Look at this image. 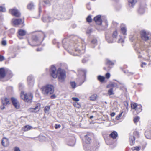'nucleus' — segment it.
Returning <instances> with one entry per match:
<instances>
[{
	"label": "nucleus",
	"mask_w": 151,
	"mask_h": 151,
	"mask_svg": "<svg viewBox=\"0 0 151 151\" xmlns=\"http://www.w3.org/2000/svg\"><path fill=\"white\" fill-rule=\"evenodd\" d=\"M38 38H29L28 41L29 44L33 46L38 45Z\"/></svg>",
	"instance_id": "nucleus-7"
},
{
	"label": "nucleus",
	"mask_w": 151,
	"mask_h": 151,
	"mask_svg": "<svg viewBox=\"0 0 151 151\" xmlns=\"http://www.w3.org/2000/svg\"><path fill=\"white\" fill-rule=\"evenodd\" d=\"M1 144L4 147L8 146L9 144V139L5 137H3L2 139Z\"/></svg>",
	"instance_id": "nucleus-10"
},
{
	"label": "nucleus",
	"mask_w": 151,
	"mask_h": 151,
	"mask_svg": "<svg viewBox=\"0 0 151 151\" xmlns=\"http://www.w3.org/2000/svg\"><path fill=\"white\" fill-rule=\"evenodd\" d=\"M14 151H20V150L19 148L16 147L14 148Z\"/></svg>",
	"instance_id": "nucleus-53"
},
{
	"label": "nucleus",
	"mask_w": 151,
	"mask_h": 151,
	"mask_svg": "<svg viewBox=\"0 0 151 151\" xmlns=\"http://www.w3.org/2000/svg\"><path fill=\"white\" fill-rule=\"evenodd\" d=\"M114 38H106V40L108 43H111L114 42V40L113 39Z\"/></svg>",
	"instance_id": "nucleus-32"
},
{
	"label": "nucleus",
	"mask_w": 151,
	"mask_h": 151,
	"mask_svg": "<svg viewBox=\"0 0 151 151\" xmlns=\"http://www.w3.org/2000/svg\"><path fill=\"white\" fill-rule=\"evenodd\" d=\"M32 128H33V127H32L30 125H25V126H24L22 128H23V130L24 131L26 132V131H28L30 130L31 129H32Z\"/></svg>",
	"instance_id": "nucleus-17"
},
{
	"label": "nucleus",
	"mask_w": 151,
	"mask_h": 151,
	"mask_svg": "<svg viewBox=\"0 0 151 151\" xmlns=\"http://www.w3.org/2000/svg\"><path fill=\"white\" fill-rule=\"evenodd\" d=\"M139 117L138 116L135 118L134 120V123H136L137 122L139 121Z\"/></svg>",
	"instance_id": "nucleus-36"
},
{
	"label": "nucleus",
	"mask_w": 151,
	"mask_h": 151,
	"mask_svg": "<svg viewBox=\"0 0 151 151\" xmlns=\"http://www.w3.org/2000/svg\"><path fill=\"white\" fill-rule=\"evenodd\" d=\"M86 142L87 143H89L91 140L90 138L88 135H86L85 136Z\"/></svg>",
	"instance_id": "nucleus-28"
},
{
	"label": "nucleus",
	"mask_w": 151,
	"mask_h": 151,
	"mask_svg": "<svg viewBox=\"0 0 151 151\" xmlns=\"http://www.w3.org/2000/svg\"><path fill=\"white\" fill-rule=\"evenodd\" d=\"M74 105L75 107H76L78 108H80V105L78 104V103L76 102L74 103Z\"/></svg>",
	"instance_id": "nucleus-38"
},
{
	"label": "nucleus",
	"mask_w": 151,
	"mask_h": 151,
	"mask_svg": "<svg viewBox=\"0 0 151 151\" xmlns=\"http://www.w3.org/2000/svg\"><path fill=\"white\" fill-rule=\"evenodd\" d=\"M75 144V142L74 141H72V143L71 144H68V145L70 146H73Z\"/></svg>",
	"instance_id": "nucleus-51"
},
{
	"label": "nucleus",
	"mask_w": 151,
	"mask_h": 151,
	"mask_svg": "<svg viewBox=\"0 0 151 151\" xmlns=\"http://www.w3.org/2000/svg\"><path fill=\"white\" fill-rule=\"evenodd\" d=\"M50 76L54 78L58 77V80L60 82L65 81L66 77V72L65 70L59 68L57 70L55 67L52 66L49 70Z\"/></svg>",
	"instance_id": "nucleus-1"
},
{
	"label": "nucleus",
	"mask_w": 151,
	"mask_h": 151,
	"mask_svg": "<svg viewBox=\"0 0 151 151\" xmlns=\"http://www.w3.org/2000/svg\"><path fill=\"white\" fill-rule=\"evenodd\" d=\"M40 90L43 95L47 96L54 93V88L52 85L48 84L42 87Z\"/></svg>",
	"instance_id": "nucleus-2"
},
{
	"label": "nucleus",
	"mask_w": 151,
	"mask_h": 151,
	"mask_svg": "<svg viewBox=\"0 0 151 151\" xmlns=\"http://www.w3.org/2000/svg\"><path fill=\"white\" fill-rule=\"evenodd\" d=\"M101 16L98 15L94 18V20L98 24L100 25L101 24Z\"/></svg>",
	"instance_id": "nucleus-13"
},
{
	"label": "nucleus",
	"mask_w": 151,
	"mask_h": 151,
	"mask_svg": "<svg viewBox=\"0 0 151 151\" xmlns=\"http://www.w3.org/2000/svg\"><path fill=\"white\" fill-rule=\"evenodd\" d=\"M20 96L22 99L25 102L29 103L32 102L33 96L31 93L26 92L22 91L21 92Z\"/></svg>",
	"instance_id": "nucleus-3"
},
{
	"label": "nucleus",
	"mask_w": 151,
	"mask_h": 151,
	"mask_svg": "<svg viewBox=\"0 0 151 151\" xmlns=\"http://www.w3.org/2000/svg\"><path fill=\"white\" fill-rule=\"evenodd\" d=\"M106 63L109 65H113L114 64L112 62L107 59L106 60Z\"/></svg>",
	"instance_id": "nucleus-30"
},
{
	"label": "nucleus",
	"mask_w": 151,
	"mask_h": 151,
	"mask_svg": "<svg viewBox=\"0 0 151 151\" xmlns=\"http://www.w3.org/2000/svg\"><path fill=\"white\" fill-rule=\"evenodd\" d=\"M61 127V125L60 124H56L55 125V128L56 129H57L58 128H60Z\"/></svg>",
	"instance_id": "nucleus-46"
},
{
	"label": "nucleus",
	"mask_w": 151,
	"mask_h": 151,
	"mask_svg": "<svg viewBox=\"0 0 151 151\" xmlns=\"http://www.w3.org/2000/svg\"><path fill=\"white\" fill-rule=\"evenodd\" d=\"M143 65H146V63H142L141 65V66L142 67H143Z\"/></svg>",
	"instance_id": "nucleus-55"
},
{
	"label": "nucleus",
	"mask_w": 151,
	"mask_h": 151,
	"mask_svg": "<svg viewBox=\"0 0 151 151\" xmlns=\"http://www.w3.org/2000/svg\"><path fill=\"white\" fill-rule=\"evenodd\" d=\"M141 9H140L139 10V12H140V13H141V12H140V11H141Z\"/></svg>",
	"instance_id": "nucleus-59"
},
{
	"label": "nucleus",
	"mask_w": 151,
	"mask_h": 151,
	"mask_svg": "<svg viewBox=\"0 0 151 151\" xmlns=\"http://www.w3.org/2000/svg\"><path fill=\"white\" fill-rule=\"evenodd\" d=\"M56 96L55 94L52 95L50 96V98L51 99H54L56 98Z\"/></svg>",
	"instance_id": "nucleus-52"
},
{
	"label": "nucleus",
	"mask_w": 151,
	"mask_h": 151,
	"mask_svg": "<svg viewBox=\"0 0 151 151\" xmlns=\"http://www.w3.org/2000/svg\"><path fill=\"white\" fill-rule=\"evenodd\" d=\"M24 19H12V22L14 25H19L22 24H24Z\"/></svg>",
	"instance_id": "nucleus-6"
},
{
	"label": "nucleus",
	"mask_w": 151,
	"mask_h": 151,
	"mask_svg": "<svg viewBox=\"0 0 151 151\" xmlns=\"http://www.w3.org/2000/svg\"><path fill=\"white\" fill-rule=\"evenodd\" d=\"M137 103H134V104H131V107L132 109H134L136 110V108L137 107Z\"/></svg>",
	"instance_id": "nucleus-31"
},
{
	"label": "nucleus",
	"mask_w": 151,
	"mask_h": 151,
	"mask_svg": "<svg viewBox=\"0 0 151 151\" xmlns=\"http://www.w3.org/2000/svg\"><path fill=\"white\" fill-rule=\"evenodd\" d=\"M43 2L45 4H47L49 3V0H44Z\"/></svg>",
	"instance_id": "nucleus-50"
},
{
	"label": "nucleus",
	"mask_w": 151,
	"mask_h": 151,
	"mask_svg": "<svg viewBox=\"0 0 151 151\" xmlns=\"http://www.w3.org/2000/svg\"><path fill=\"white\" fill-rule=\"evenodd\" d=\"M141 107L142 106L141 105H140V107L139 108H138L137 110L136 109L137 113H139V112H141L142 111V109Z\"/></svg>",
	"instance_id": "nucleus-45"
},
{
	"label": "nucleus",
	"mask_w": 151,
	"mask_h": 151,
	"mask_svg": "<svg viewBox=\"0 0 151 151\" xmlns=\"http://www.w3.org/2000/svg\"><path fill=\"white\" fill-rule=\"evenodd\" d=\"M55 39H54V40L53 41V42H54V41H55Z\"/></svg>",
	"instance_id": "nucleus-61"
},
{
	"label": "nucleus",
	"mask_w": 151,
	"mask_h": 151,
	"mask_svg": "<svg viewBox=\"0 0 151 151\" xmlns=\"http://www.w3.org/2000/svg\"><path fill=\"white\" fill-rule=\"evenodd\" d=\"M6 41L5 40H3L1 41V44L3 46H5L6 45Z\"/></svg>",
	"instance_id": "nucleus-39"
},
{
	"label": "nucleus",
	"mask_w": 151,
	"mask_h": 151,
	"mask_svg": "<svg viewBox=\"0 0 151 151\" xmlns=\"http://www.w3.org/2000/svg\"><path fill=\"white\" fill-rule=\"evenodd\" d=\"M37 51H38V49H37Z\"/></svg>",
	"instance_id": "nucleus-63"
},
{
	"label": "nucleus",
	"mask_w": 151,
	"mask_h": 151,
	"mask_svg": "<svg viewBox=\"0 0 151 151\" xmlns=\"http://www.w3.org/2000/svg\"><path fill=\"white\" fill-rule=\"evenodd\" d=\"M117 32L116 31H115L113 33V37H116L117 35Z\"/></svg>",
	"instance_id": "nucleus-49"
},
{
	"label": "nucleus",
	"mask_w": 151,
	"mask_h": 151,
	"mask_svg": "<svg viewBox=\"0 0 151 151\" xmlns=\"http://www.w3.org/2000/svg\"><path fill=\"white\" fill-rule=\"evenodd\" d=\"M145 135L147 138L151 139V131L150 130L146 131L145 133Z\"/></svg>",
	"instance_id": "nucleus-16"
},
{
	"label": "nucleus",
	"mask_w": 151,
	"mask_h": 151,
	"mask_svg": "<svg viewBox=\"0 0 151 151\" xmlns=\"http://www.w3.org/2000/svg\"><path fill=\"white\" fill-rule=\"evenodd\" d=\"M6 73V70L4 68H0V80L5 78Z\"/></svg>",
	"instance_id": "nucleus-11"
},
{
	"label": "nucleus",
	"mask_w": 151,
	"mask_h": 151,
	"mask_svg": "<svg viewBox=\"0 0 151 151\" xmlns=\"http://www.w3.org/2000/svg\"><path fill=\"white\" fill-rule=\"evenodd\" d=\"M63 46L65 49V45L64 43L63 44Z\"/></svg>",
	"instance_id": "nucleus-57"
},
{
	"label": "nucleus",
	"mask_w": 151,
	"mask_h": 151,
	"mask_svg": "<svg viewBox=\"0 0 151 151\" xmlns=\"http://www.w3.org/2000/svg\"><path fill=\"white\" fill-rule=\"evenodd\" d=\"M98 79L101 82H103L104 81L105 78L103 76L101 75H99L98 76Z\"/></svg>",
	"instance_id": "nucleus-23"
},
{
	"label": "nucleus",
	"mask_w": 151,
	"mask_h": 151,
	"mask_svg": "<svg viewBox=\"0 0 151 151\" xmlns=\"http://www.w3.org/2000/svg\"><path fill=\"white\" fill-rule=\"evenodd\" d=\"M78 73L81 74L82 76H83V77L86 76V71L85 70H79L78 71Z\"/></svg>",
	"instance_id": "nucleus-26"
},
{
	"label": "nucleus",
	"mask_w": 151,
	"mask_h": 151,
	"mask_svg": "<svg viewBox=\"0 0 151 151\" xmlns=\"http://www.w3.org/2000/svg\"><path fill=\"white\" fill-rule=\"evenodd\" d=\"M18 33L20 36H23L26 35V31L25 30L20 29L18 30Z\"/></svg>",
	"instance_id": "nucleus-19"
},
{
	"label": "nucleus",
	"mask_w": 151,
	"mask_h": 151,
	"mask_svg": "<svg viewBox=\"0 0 151 151\" xmlns=\"http://www.w3.org/2000/svg\"><path fill=\"white\" fill-rule=\"evenodd\" d=\"M50 109V106H45L44 109V111L46 113L48 112Z\"/></svg>",
	"instance_id": "nucleus-33"
},
{
	"label": "nucleus",
	"mask_w": 151,
	"mask_h": 151,
	"mask_svg": "<svg viewBox=\"0 0 151 151\" xmlns=\"http://www.w3.org/2000/svg\"><path fill=\"white\" fill-rule=\"evenodd\" d=\"M140 149L141 147L140 146L134 147L132 148V149L133 151H139L140 150Z\"/></svg>",
	"instance_id": "nucleus-25"
},
{
	"label": "nucleus",
	"mask_w": 151,
	"mask_h": 151,
	"mask_svg": "<svg viewBox=\"0 0 151 151\" xmlns=\"http://www.w3.org/2000/svg\"><path fill=\"white\" fill-rule=\"evenodd\" d=\"M40 107V104L39 103L37 104L34 108H31V111L33 112H36L39 111Z\"/></svg>",
	"instance_id": "nucleus-14"
},
{
	"label": "nucleus",
	"mask_w": 151,
	"mask_h": 151,
	"mask_svg": "<svg viewBox=\"0 0 151 151\" xmlns=\"http://www.w3.org/2000/svg\"><path fill=\"white\" fill-rule=\"evenodd\" d=\"M123 38H119L118 40V43H122L124 42Z\"/></svg>",
	"instance_id": "nucleus-44"
},
{
	"label": "nucleus",
	"mask_w": 151,
	"mask_h": 151,
	"mask_svg": "<svg viewBox=\"0 0 151 151\" xmlns=\"http://www.w3.org/2000/svg\"><path fill=\"white\" fill-rule=\"evenodd\" d=\"M110 136L113 139H115L117 137L118 134L116 132L114 131L110 134Z\"/></svg>",
	"instance_id": "nucleus-20"
},
{
	"label": "nucleus",
	"mask_w": 151,
	"mask_h": 151,
	"mask_svg": "<svg viewBox=\"0 0 151 151\" xmlns=\"http://www.w3.org/2000/svg\"><path fill=\"white\" fill-rule=\"evenodd\" d=\"M70 84L73 88H76V84L75 82H70Z\"/></svg>",
	"instance_id": "nucleus-34"
},
{
	"label": "nucleus",
	"mask_w": 151,
	"mask_h": 151,
	"mask_svg": "<svg viewBox=\"0 0 151 151\" xmlns=\"http://www.w3.org/2000/svg\"><path fill=\"white\" fill-rule=\"evenodd\" d=\"M97 42V40L96 38H94L91 41V43H92L95 44Z\"/></svg>",
	"instance_id": "nucleus-43"
},
{
	"label": "nucleus",
	"mask_w": 151,
	"mask_h": 151,
	"mask_svg": "<svg viewBox=\"0 0 151 151\" xmlns=\"http://www.w3.org/2000/svg\"><path fill=\"white\" fill-rule=\"evenodd\" d=\"M1 100L3 106L2 108L1 107V109H3L4 108V106L9 104V100L7 98L5 97L2 98Z\"/></svg>",
	"instance_id": "nucleus-9"
},
{
	"label": "nucleus",
	"mask_w": 151,
	"mask_h": 151,
	"mask_svg": "<svg viewBox=\"0 0 151 151\" xmlns=\"http://www.w3.org/2000/svg\"><path fill=\"white\" fill-rule=\"evenodd\" d=\"M123 113V112H122L120 114H119V115L116 117V119L117 120H119L120 118V117L122 115Z\"/></svg>",
	"instance_id": "nucleus-41"
},
{
	"label": "nucleus",
	"mask_w": 151,
	"mask_h": 151,
	"mask_svg": "<svg viewBox=\"0 0 151 151\" xmlns=\"http://www.w3.org/2000/svg\"><path fill=\"white\" fill-rule=\"evenodd\" d=\"M130 6H132L136 2V0H128Z\"/></svg>",
	"instance_id": "nucleus-22"
},
{
	"label": "nucleus",
	"mask_w": 151,
	"mask_h": 151,
	"mask_svg": "<svg viewBox=\"0 0 151 151\" xmlns=\"http://www.w3.org/2000/svg\"><path fill=\"white\" fill-rule=\"evenodd\" d=\"M82 61L83 63H85V62H86V60L83 59L82 60Z\"/></svg>",
	"instance_id": "nucleus-56"
},
{
	"label": "nucleus",
	"mask_w": 151,
	"mask_h": 151,
	"mask_svg": "<svg viewBox=\"0 0 151 151\" xmlns=\"http://www.w3.org/2000/svg\"><path fill=\"white\" fill-rule=\"evenodd\" d=\"M80 45L78 47H76L75 51L79 53H83L84 52V50L85 47L84 46H82L81 44H80Z\"/></svg>",
	"instance_id": "nucleus-12"
},
{
	"label": "nucleus",
	"mask_w": 151,
	"mask_h": 151,
	"mask_svg": "<svg viewBox=\"0 0 151 151\" xmlns=\"http://www.w3.org/2000/svg\"><path fill=\"white\" fill-rule=\"evenodd\" d=\"M108 94L109 95H111L114 94L113 88H111L108 90Z\"/></svg>",
	"instance_id": "nucleus-27"
},
{
	"label": "nucleus",
	"mask_w": 151,
	"mask_h": 151,
	"mask_svg": "<svg viewBox=\"0 0 151 151\" xmlns=\"http://www.w3.org/2000/svg\"><path fill=\"white\" fill-rule=\"evenodd\" d=\"M6 10L4 7H3L2 6H0V12H5Z\"/></svg>",
	"instance_id": "nucleus-37"
},
{
	"label": "nucleus",
	"mask_w": 151,
	"mask_h": 151,
	"mask_svg": "<svg viewBox=\"0 0 151 151\" xmlns=\"http://www.w3.org/2000/svg\"><path fill=\"white\" fill-rule=\"evenodd\" d=\"M115 87H118L117 84L115 83H110L107 86V88H113Z\"/></svg>",
	"instance_id": "nucleus-18"
},
{
	"label": "nucleus",
	"mask_w": 151,
	"mask_h": 151,
	"mask_svg": "<svg viewBox=\"0 0 151 151\" xmlns=\"http://www.w3.org/2000/svg\"><path fill=\"white\" fill-rule=\"evenodd\" d=\"M46 37V36L45 35H44V37Z\"/></svg>",
	"instance_id": "nucleus-62"
},
{
	"label": "nucleus",
	"mask_w": 151,
	"mask_h": 151,
	"mask_svg": "<svg viewBox=\"0 0 151 151\" xmlns=\"http://www.w3.org/2000/svg\"><path fill=\"white\" fill-rule=\"evenodd\" d=\"M5 60L4 57L0 55V62H2Z\"/></svg>",
	"instance_id": "nucleus-40"
},
{
	"label": "nucleus",
	"mask_w": 151,
	"mask_h": 151,
	"mask_svg": "<svg viewBox=\"0 0 151 151\" xmlns=\"http://www.w3.org/2000/svg\"><path fill=\"white\" fill-rule=\"evenodd\" d=\"M93 116H91L90 117V119H91L92 118H93Z\"/></svg>",
	"instance_id": "nucleus-58"
},
{
	"label": "nucleus",
	"mask_w": 151,
	"mask_h": 151,
	"mask_svg": "<svg viewBox=\"0 0 151 151\" xmlns=\"http://www.w3.org/2000/svg\"><path fill=\"white\" fill-rule=\"evenodd\" d=\"M139 133L137 131H135L133 135H131L129 137V141L131 145H133L135 143V137H138Z\"/></svg>",
	"instance_id": "nucleus-4"
},
{
	"label": "nucleus",
	"mask_w": 151,
	"mask_h": 151,
	"mask_svg": "<svg viewBox=\"0 0 151 151\" xmlns=\"http://www.w3.org/2000/svg\"><path fill=\"white\" fill-rule=\"evenodd\" d=\"M11 100L13 105L16 109H19L20 107V104L18 101L15 98L12 97Z\"/></svg>",
	"instance_id": "nucleus-8"
},
{
	"label": "nucleus",
	"mask_w": 151,
	"mask_h": 151,
	"mask_svg": "<svg viewBox=\"0 0 151 151\" xmlns=\"http://www.w3.org/2000/svg\"><path fill=\"white\" fill-rule=\"evenodd\" d=\"M87 21L88 22H91L92 21V19L91 16H89L86 18Z\"/></svg>",
	"instance_id": "nucleus-35"
},
{
	"label": "nucleus",
	"mask_w": 151,
	"mask_h": 151,
	"mask_svg": "<svg viewBox=\"0 0 151 151\" xmlns=\"http://www.w3.org/2000/svg\"><path fill=\"white\" fill-rule=\"evenodd\" d=\"M141 35L142 37L149 38L150 36H148V34L145 31L142 30L140 32Z\"/></svg>",
	"instance_id": "nucleus-15"
},
{
	"label": "nucleus",
	"mask_w": 151,
	"mask_h": 151,
	"mask_svg": "<svg viewBox=\"0 0 151 151\" xmlns=\"http://www.w3.org/2000/svg\"><path fill=\"white\" fill-rule=\"evenodd\" d=\"M73 100L76 101H79V99L78 98L73 97L72 98Z\"/></svg>",
	"instance_id": "nucleus-47"
},
{
	"label": "nucleus",
	"mask_w": 151,
	"mask_h": 151,
	"mask_svg": "<svg viewBox=\"0 0 151 151\" xmlns=\"http://www.w3.org/2000/svg\"><path fill=\"white\" fill-rule=\"evenodd\" d=\"M106 78L107 79H109L110 77V74L109 73H107L105 75Z\"/></svg>",
	"instance_id": "nucleus-42"
},
{
	"label": "nucleus",
	"mask_w": 151,
	"mask_h": 151,
	"mask_svg": "<svg viewBox=\"0 0 151 151\" xmlns=\"http://www.w3.org/2000/svg\"><path fill=\"white\" fill-rule=\"evenodd\" d=\"M115 114L114 112H113L111 114V116L112 117H113L115 116Z\"/></svg>",
	"instance_id": "nucleus-54"
},
{
	"label": "nucleus",
	"mask_w": 151,
	"mask_h": 151,
	"mask_svg": "<svg viewBox=\"0 0 151 151\" xmlns=\"http://www.w3.org/2000/svg\"><path fill=\"white\" fill-rule=\"evenodd\" d=\"M9 12L12 16L16 17H20L21 15L20 12L15 8L9 9Z\"/></svg>",
	"instance_id": "nucleus-5"
},
{
	"label": "nucleus",
	"mask_w": 151,
	"mask_h": 151,
	"mask_svg": "<svg viewBox=\"0 0 151 151\" xmlns=\"http://www.w3.org/2000/svg\"><path fill=\"white\" fill-rule=\"evenodd\" d=\"M34 4L32 2L29 3L27 6V8L29 10H31L33 9L34 8Z\"/></svg>",
	"instance_id": "nucleus-21"
},
{
	"label": "nucleus",
	"mask_w": 151,
	"mask_h": 151,
	"mask_svg": "<svg viewBox=\"0 0 151 151\" xmlns=\"http://www.w3.org/2000/svg\"><path fill=\"white\" fill-rule=\"evenodd\" d=\"M97 96L96 94H94L91 95L89 98L90 99L91 101H95L96 100Z\"/></svg>",
	"instance_id": "nucleus-24"
},
{
	"label": "nucleus",
	"mask_w": 151,
	"mask_h": 151,
	"mask_svg": "<svg viewBox=\"0 0 151 151\" xmlns=\"http://www.w3.org/2000/svg\"><path fill=\"white\" fill-rule=\"evenodd\" d=\"M104 70H107V69H106V68H105V67H104Z\"/></svg>",
	"instance_id": "nucleus-60"
},
{
	"label": "nucleus",
	"mask_w": 151,
	"mask_h": 151,
	"mask_svg": "<svg viewBox=\"0 0 151 151\" xmlns=\"http://www.w3.org/2000/svg\"><path fill=\"white\" fill-rule=\"evenodd\" d=\"M13 76V74L12 73H9L8 75V78H12Z\"/></svg>",
	"instance_id": "nucleus-48"
},
{
	"label": "nucleus",
	"mask_w": 151,
	"mask_h": 151,
	"mask_svg": "<svg viewBox=\"0 0 151 151\" xmlns=\"http://www.w3.org/2000/svg\"><path fill=\"white\" fill-rule=\"evenodd\" d=\"M121 31L124 35H125L126 32V29L125 27H121Z\"/></svg>",
	"instance_id": "nucleus-29"
}]
</instances>
